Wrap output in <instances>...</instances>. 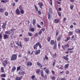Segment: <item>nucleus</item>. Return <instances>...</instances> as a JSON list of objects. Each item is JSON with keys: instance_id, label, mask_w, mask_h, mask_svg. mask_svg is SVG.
Returning <instances> with one entry per match:
<instances>
[{"instance_id": "f8f14e48", "label": "nucleus", "mask_w": 80, "mask_h": 80, "mask_svg": "<svg viewBox=\"0 0 80 80\" xmlns=\"http://www.w3.org/2000/svg\"><path fill=\"white\" fill-rule=\"evenodd\" d=\"M40 53V50H38V51H37L35 53V55H37L38 54V53Z\"/></svg>"}, {"instance_id": "dca6fc26", "label": "nucleus", "mask_w": 80, "mask_h": 80, "mask_svg": "<svg viewBox=\"0 0 80 80\" xmlns=\"http://www.w3.org/2000/svg\"><path fill=\"white\" fill-rule=\"evenodd\" d=\"M37 45L38 46V45L39 46V48H41L42 45H41V44L40 43V42H38L37 43Z\"/></svg>"}, {"instance_id": "f257e3e1", "label": "nucleus", "mask_w": 80, "mask_h": 80, "mask_svg": "<svg viewBox=\"0 0 80 80\" xmlns=\"http://www.w3.org/2000/svg\"><path fill=\"white\" fill-rule=\"evenodd\" d=\"M17 59V55L15 54L13 55L11 58V60L12 61L15 60Z\"/></svg>"}, {"instance_id": "79ce46f5", "label": "nucleus", "mask_w": 80, "mask_h": 80, "mask_svg": "<svg viewBox=\"0 0 80 80\" xmlns=\"http://www.w3.org/2000/svg\"><path fill=\"white\" fill-rule=\"evenodd\" d=\"M35 78V77L34 75L32 76L31 77V78L32 79H33V78Z\"/></svg>"}, {"instance_id": "58836bf2", "label": "nucleus", "mask_w": 80, "mask_h": 80, "mask_svg": "<svg viewBox=\"0 0 80 80\" xmlns=\"http://www.w3.org/2000/svg\"><path fill=\"white\" fill-rule=\"evenodd\" d=\"M56 78V77L53 76L51 78L52 80H55Z\"/></svg>"}, {"instance_id": "473e14b6", "label": "nucleus", "mask_w": 80, "mask_h": 80, "mask_svg": "<svg viewBox=\"0 0 80 80\" xmlns=\"http://www.w3.org/2000/svg\"><path fill=\"white\" fill-rule=\"evenodd\" d=\"M3 11V8H0V12L2 13Z\"/></svg>"}, {"instance_id": "c756f323", "label": "nucleus", "mask_w": 80, "mask_h": 80, "mask_svg": "<svg viewBox=\"0 0 80 80\" xmlns=\"http://www.w3.org/2000/svg\"><path fill=\"white\" fill-rule=\"evenodd\" d=\"M47 40L49 42L50 41V38L49 37H48Z\"/></svg>"}, {"instance_id": "7ed1b4c3", "label": "nucleus", "mask_w": 80, "mask_h": 80, "mask_svg": "<svg viewBox=\"0 0 80 80\" xmlns=\"http://www.w3.org/2000/svg\"><path fill=\"white\" fill-rule=\"evenodd\" d=\"M19 43H20L19 44L18 42H17L16 43L18 46H19V47H20L21 48H22V45L21 43L22 42H20Z\"/></svg>"}, {"instance_id": "69168bd1", "label": "nucleus", "mask_w": 80, "mask_h": 80, "mask_svg": "<svg viewBox=\"0 0 80 80\" xmlns=\"http://www.w3.org/2000/svg\"><path fill=\"white\" fill-rule=\"evenodd\" d=\"M10 45L11 47H13V44L12 43H11Z\"/></svg>"}, {"instance_id": "0eeeda50", "label": "nucleus", "mask_w": 80, "mask_h": 80, "mask_svg": "<svg viewBox=\"0 0 80 80\" xmlns=\"http://www.w3.org/2000/svg\"><path fill=\"white\" fill-rule=\"evenodd\" d=\"M37 47H38V46L37 45V43H36V44L33 46V48L34 50H37Z\"/></svg>"}, {"instance_id": "e2e57ef3", "label": "nucleus", "mask_w": 80, "mask_h": 80, "mask_svg": "<svg viewBox=\"0 0 80 80\" xmlns=\"http://www.w3.org/2000/svg\"><path fill=\"white\" fill-rule=\"evenodd\" d=\"M60 67L59 68H58V69H62V66L60 65Z\"/></svg>"}, {"instance_id": "412c9836", "label": "nucleus", "mask_w": 80, "mask_h": 80, "mask_svg": "<svg viewBox=\"0 0 80 80\" xmlns=\"http://www.w3.org/2000/svg\"><path fill=\"white\" fill-rule=\"evenodd\" d=\"M48 19L50 20V13H48Z\"/></svg>"}, {"instance_id": "c9c22d12", "label": "nucleus", "mask_w": 80, "mask_h": 80, "mask_svg": "<svg viewBox=\"0 0 80 80\" xmlns=\"http://www.w3.org/2000/svg\"><path fill=\"white\" fill-rule=\"evenodd\" d=\"M38 13L39 15H41V14L42 13V12H41V11H38Z\"/></svg>"}, {"instance_id": "423d86ee", "label": "nucleus", "mask_w": 80, "mask_h": 80, "mask_svg": "<svg viewBox=\"0 0 80 80\" xmlns=\"http://www.w3.org/2000/svg\"><path fill=\"white\" fill-rule=\"evenodd\" d=\"M8 38V35L7 34H4V40H6Z\"/></svg>"}, {"instance_id": "cd10ccee", "label": "nucleus", "mask_w": 80, "mask_h": 80, "mask_svg": "<svg viewBox=\"0 0 80 80\" xmlns=\"http://www.w3.org/2000/svg\"><path fill=\"white\" fill-rule=\"evenodd\" d=\"M28 34L29 37H32V33L28 32Z\"/></svg>"}, {"instance_id": "c85d7f7f", "label": "nucleus", "mask_w": 80, "mask_h": 80, "mask_svg": "<svg viewBox=\"0 0 80 80\" xmlns=\"http://www.w3.org/2000/svg\"><path fill=\"white\" fill-rule=\"evenodd\" d=\"M20 67H21V66H19L17 68V72H18V70H20V68H21Z\"/></svg>"}, {"instance_id": "603ef678", "label": "nucleus", "mask_w": 80, "mask_h": 80, "mask_svg": "<svg viewBox=\"0 0 80 80\" xmlns=\"http://www.w3.org/2000/svg\"><path fill=\"white\" fill-rule=\"evenodd\" d=\"M58 14L59 16H61V13H60V12H58Z\"/></svg>"}, {"instance_id": "5fc2aeb1", "label": "nucleus", "mask_w": 80, "mask_h": 80, "mask_svg": "<svg viewBox=\"0 0 80 80\" xmlns=\"http://www.w3.org/2000/svg\"><path fill=\"white\" fill-rule=\"evenodd\" d=\"M58 47L59 48H60V43L59 42L58 44Z\"/></svg>"}, {"instance_id": "052dcab7", "label": "nucleus", "mask_w": 80, "mask_h": 80, "mask_svg": "<svg viewBox=\"0 0 80 80\" xmlns=\"http://www.w3.org/2000/svg\"><path fill=\"white\" fill-rule=\"evenodd\" d=\"M39 67H40L41 68H42V65L41 64H40L39 65Z\"/></svg>"}, {"instance_id": "39448f33", "label": "nucleus", "mask_w": 80, "mask_h": 80, "mask_svg": "<svg viewBox=\"0 0 80 80\" xmlns=\"http://www.w3.org/2000/svg\"><path fill=\"white\" fill-rule=\"evenodd\" d=\"M16 13L17 15H19L20 14V11L18 9H17L16 10Z\"/></svg>"}, {"instance_id": "6ab92c4d", "label": "nucleus", "mask_w": 80, "mask_h": 80, "mask_svg": "<svg viewBox=\"0 0 80 80\" xmlns=\"http://www.w3.org/2000/svg\"><path fill=\"white\" fill-rule=\"evenodd\" d=\"M69 66V64H67L66 65H65L64 66V68H68V67Z\"/></svg>"}, {"instance_id": "9d476101", "label": "nucleus", "mask_w": 80, "mask_h": 80, "mask_svg": "<svg viewBox=\"0 0 80 80\" xmlns=\"http://www.w3.org/2000/svg\"><path fill=\"white\" fill-rule=\"evenodd\" d=\"M29 38H27L25 37L24 38V40L25 41H26V42H28V41H30V39Z\"/></svg>"}, {"instance_id": "20e7f679", "label": "nucleus", "mask_w": 80, "mask_h": 80, "mask_svg": "<svg viewBox=\"0 0 80 80\" xmlns=\"http://www.w3.org/2000/svg\"><path fill=\"white\" fill-rule=\"evenodd\" d=\"M38 5H39V7L41 9H42V6H43V4L42 2H39L38 3Z\"/></svg>"}, {"instance_id": "f3484780", "label": "nucleus", "mask_w": 80, "mask_h": 80, "mask_svg": "<svg viewBox=\"0 0 80 80\" xmlns=\"http://www.w3.org/2000/svg\"><path fill=\"white\" fill-rule=\"evenodd\" d=\"M32 65V63L31 62H28L27 63V66H29V65L30 66H31V65Z\"/></svg>"}, {"instance_id": "4c0bfd02", "label": "nucleus", "mask_w": 80, "mask_h": 80, "mask_svg": "<svg viewBox=\"0 0 80 80\" xmlns=\"http://www.w3.org/2000/svg\"><path fill=\"white\" fill-rule=\"evenodd\" d=\"M53 57L54 58H56V57H57V55H56V53H55V54L53 55Z\"/></svg>"}, {"instance_id": "864d4df0", "label": "nucleus", "mask_w": 80, "mask_h": 80, "mask_svg": "<svg viewBox=\"0 0 80 80\" xmlns=\"http://www.w3.org/2000/svg\"><path fill=\"white\" fill-rule=\"evenodd\" d=\"M24 58H25V59H26V60H28V58H27V57H26V56H25L24 57Z\"/></svg>"}, {"instance_id": "774afa93", "label": "nucleus", "mask_w": 80, "mask_h": 80, "mask_svg": "<svg viewBox=\"0 0 80 80\" xmlns=\"http://www.w3.org/2000/svg\"><path fill=\"white\" fill-rule=\"evenodd\" d=\"M73 25H72L70 26V28H73Z\"/></svg>"}, {"instance_id": "1a4fd4ad", "label": "nucleus", "mask_w": 80, "mask_h": 80, "mask_svg": "<svg viewBox=\"0 0 80 80\" xmlns=\"http://www.w3.org/2000/svg\"><path fill=\"white\" fill-rule=\"evenodd\" d=\"M24 71H22V72H19L18 73L19 75H24Z\"/></svg>"}, {"instance_id": "a211bd4d", "label": "nucleus", "mask_w": 80, "mask_h": 80, "mask_svg": "<svg viewBox=\"0 0 80 80\" xmlns=\"http://www.w3.org/2000/svg\"><path fill=\"white\" fill-rule=\"evenodd\" d=\"M34 6L35 9L36 11L37 12H38V7H37V6H36V5L35 4L34 5Z\"/></svg>"}, {"instance_id": "c03bdc74", "label": "nucleus", "mask_w": 80, "mask_h": 80, "mask_svg": "<svg viewBox=\"0 0 80 80\" xmlns=\"http://www.w3.org/2000/svg\"><path fill=\"white\" fill-rule=\"evenodd\" d=\"M42 33V31H40L38 33L39 35H41Z\"/></svg>"}, {"instance_id": "ddd939ff", "label": "nucleus", "mask_w": 80, "mask_h": 80, "mask_svg": "<svg viewBox=\"0 0 80 80\" xmlns=\"http://www.w3.org/2000/svg\"><path fill=\"white\" fill-rule=\"evenodd\" d=\"M75 32L77 33H80V30L78 29H77L75 30Z\"/></svg>"}, {"instance_id": "3c124183", "label": "nucleus", "mask_w": 80, "mask_h": 80, "mask_svg": "<svg viewBox=\"0 0 80 80\" xmlns=\"http://www.w3.org/2000/svg\"><path fill=\"white\" fill-rule=\"evenodd\" d=\"M2 37H3V36L2 34H0V39H1L2 38Z\"/></svg>"}, {"instance_id": "a878e982", "label": "nucleus", "mask_w": 80, "mask_h": 80, "mask_svg": "<svg viewBox=\"0 0 80 80\" xmlns=\"http://www.w3.org/2000/svg\"><path fill=\"white\" fill-rule=\"evenodd\" d=\"M54 41L53 40H52L50 42V44H51V45H53L54 44Z\"/></svg>"}, {"instance_id": "9b49d317", "label": "nucleus", "mask_w": 80, "mask_h": 80, "mask_svg": "<svg viewBox=\"0 0 80 80\" xmlns=\"http://www.w3.org/2000/svg\"><path fill=\"white\" fill-rule=\"evenodd\" d=\"M53 48L54 49H56V48H57V42L56 41L54 43Z\"/></svg>"}, {"instance_id": "4be33fe9", "label": "nucleus", "mask_w": 80, "mask_h": 80, "mask_svg": "<svg viewBox=\"0 0 80 80\" xmlns=\"http://www.w3.org/2000/svg\"><path fill=\"white\" fill-rule=\"evenodd\" d=\"M8 2V0H2L1 2H2V3H7Z\"/></svg>"}, {"instance_id": "aec40b11", "label": "nucleus", "mask_w": 80, "mask_h": 80, "mask_svg": "<svg viewBox=\"0 0 80 80\" xmlns=\"http://www.w3.org/2000/svg\"><path fill=\"white\" fill-rule=\"evenodd\" d=\"M63 58L65 59V60H66L67 61L68 60V58H67V57L63 56Z\"/></svg>"}, {"instance_id": "e433bc0d", "label": "nucleus", "mask_w": 80, "mask_h": 80, "mask_svg": "<svg viewBox=\"0 0 80 80\" xmlns=\"http://www.w3.org/2000/svg\"><path fill=\"white\" fill-rule=\"evenodd\" d=\"M49 3L52 5V0H49Z\"/></svg>"}, {"instance_id": "f704fd0d", "label": "nucleus", "mask_w": 80, "mask_h": 80, "mask_svg": "<svg viewBox=\"0 0 80 80\" xmlns=\"http://www.w3.org/2000/svg\"><path fill=\"white\" fill-rule=\"evenodd\" d=\"M57 40L58 41H60L61 40V38L58 37L57 38Z\"/></svg>"}, {"instance_id": "a19ab883", "label": "nucleus", "mask_w": 80, "mask_h": 80, "mask_svg": "<svg viewBox=\"0 0 80 80\" xmlns=\"http://www.w3.org/2000/svg\"><path fill=\"white\" fill-rule=\"evenodd\" d=\"M5 26H6V25L5 24L3 25L2 26V28H5Z\"/></svg>"}, {"instance_id": "f03ea898", "label": "nucleus", "mask_w": 80, "mask_h": 80, "mask_svg": "<svg viewBox=\"0 0 80 80\" xmlns=\"http://www.w3.org/2000/svg\"><path fill=\"white\" fill-rule=\"evenodd\" d=\"M69 47V45L66 44L64 46H62V49L65 50L66 48H68Z\"/></svg>"}, {"instance_id": "72a5a7b5", "label": "nucleus", "mask_w": 80, "mask_h": 80, "mask_svg": "<svg viewBox=\"0 0 80 80\" xmlns=\"http://www.w3.org/2000/svg\"><path fill=\"white\" fill-rule=\"evenodd\" d=\"M70 8L71 10H72L73 9V6L72 5H71L70 6Z\"/></svg>"}, {"instance_id": "bf43d9fd", "label": "nucleus", "mask_w": 80, "mask_h": 80, "mask_svg": "<svg viewBox=\"0 0 80 80\" xmlns=\"http://www.w3.org/2000/svg\"><path fill=\"white\" fill-rule=\"evenodd\" d=\"M31 31H32V32H34V28H32L31 29Z\"/></svg>"}, {"instance_id": "37998d69", "label": "nucleus", "mask_w": 80, "mask_h": 80, "mask_svg": "<svg viewBox=\"0 0 80 80\" xmlns=\"http://www.w3.org/2000/svg\"><path fill=\"white\" fill-rule=\"evenodd\" d=\"M37 26L38 28H41V26H40V25H39V24H37Z\"/></svg>"}, {"instance_id": "bb28decb", "label": "nucleus", "mask_w": 80, "mask_h": 80, "mask_svg": "<svg viewBox=\"0 0 80 80\" xmlns=\"http://www.w3.org/2000/svg\"><path fill=\"white\" fill-rule=\"evenodd\" d=\"M20 77L19 78L18 77H17L16 78V80H21V79H20Z\"/></svg>"}, {"instance_id": "b1692460", "label": "nucleus", "mask_w": 80, "mask_h": 80, "mask_svg": "<svg viewBox=\"0 0 80 80\" xmlns=\"http://www.w3.org/2000/svg\"><path fill=\"white\" fill-rule=\"evenodd\" d=\"M54 23H58V21L57 19H56L54 20Z\"/></svg>"}, {"instance_id": "a18cd8bd", "label": "nucleus", "mask_w": 80, "mask_h": 80, "mask_svg": "<svg viewBox=\"0 0 80 80\" xmlns=\"http://www.w3.org/2000/svg\"><path fill=\"white\" fill-rule=\"evenodd\" d=\"M69 71H66V74H69Z\"/></svg>"}, {"instance_id": "4468645a", "label": "nucleus", "mask_w": 80, "mask_h": 80, "mask_svg": "<svg viewBox=\"0 0 80 80\" xmlns=\"http://www.w3.org/2000/svg\"><path fill=\"white\" fill-rule=\"evenodd\" d=\"M41 76L43 78V77H44V74H43V70H41Z\"/></svg>"}, {"instance_id": "338daca9", "label": "nucleus", "mask_w": 80, "mask_h": 80, "mask_svg": "<svg viewBox=\"0 0 80 80\" xmlns=\"http://www.w3.org/2000/svg\"><path fill=\"white\" fill-rule=\"evenodd\" d=\"M70 53H73V51H69Z\"/></svg>"}, {"instance_id": "ea45409f", "label": "nucleus", "mask_w": 80, "mask_h": 80, "mask_svg": "<svg viewBox=\"0 0 80 80\" xmlns=\"http://www.w3.org/2000/svg\"><path fill=\"white\" fill-rule=\"evenodd\" d=\"M8 12H6L5 13V15H6V16H8Z\"/></svg>"}, {"instance_id": "49530a36", "label": "nucleus", "mask_w": 80, "mask_h": 80, "mask_svg": "<svg viewBox=\"0 0 80 80\" xmlns=\"http://www.w3.org/2000/svg\"><path fill=\"white\" fill-rule=\"evenodd\" d=\"M37 73H40V71L39 70H37L36 71Z\"/></svg>"}, {"instance_id": "0e129e2a", "label": "nucleus", "mask_w": 80, "mask_h": 80, "mask_svg": "<svg viewBox=\"0 0 80 80\" xmlns=\"http://www.w3.org/2000/svg\"><path fill=\"white\" fill-rule=\"evenodd\" d=\"M14 47L16 49H17V48H18V46H16L15 47V46H14Z\"/></svg>"}, {"instance_id": "2f4dec72", "label": "nucleus", "mask_w": 80, "mask_h": 80, "mask_svg": "<svg viewBox=\"0 0 80 80\" xmlns=\"http://www.w3.org/2000/svg\"><path fill=\"white\" fill-rule=\"evenodd\" d=\"M1 72H4V69L3 67H2L1 68Z\"/></svg>"}, {"instance_id": "13d9d810", "label": "nucleus", "mask_w": 80, "mask_h": 80, "mask_svg": "<svg viewBox=\"0 0 80 80\" xmlns=\"http://www.w3.org/2000/svg\"><path fill=\"white\" fill-rule=\"evenodd\" d=\"M72 49H73V48H69L68 50H72Z\"/></svg>"}, {"instance_id": "de8ad7c7", "label": "nucleus", "mask_w": 80, "mask_h": 80, "mask_svg": "<svg viewBox=\"0 0 80 80\" xmlns=\"http://www.w3.org/2000/svg\"><path fill=\"white\" fill-rule=\"evenodd\" d=\"M2 77L5 78V77H6V76H5V74H3V75H2Z\"/></svg>"}, {"instance_id": "8fccbe9b", "label": "nucleus", "mask_w": 80, "mask_h": 80, "mask_svg": "<svg viewBox=\"0 0 80 80\" xmlns=\"http://www.w3.org/2000/svg\"><path fill=\"white\" fill-rule=\"evenodd\" d=\"M68 34H69V35L70 36L72 34V32H69Z\"/></svg>"}, {"instance_id": "6e6d98bb", "label": "nucleus", "mask_w": 80, "mask_h": 80, "mask_svg": "<svg viewBox=\"0 0 80 80\" xmlns=\"http://www.w3.org/2000/svg\"><path fill=\"white\" fill-rule=\"evenodd\" d=\"M45 58L46 59V60H48V57H47V55L45 56Z\"/></svg>"}, {"instance_id": "393cba45", "label": "nucleus", "mask_w": 80, "mask_h": 80, "mask_svg": "<svg viewBox=\"0 0 80 80\" xmlns=\"http://www.w3.org/2000/svg\"><path fill=\"white\" fill-rule=\"evenodd\" d=\"M15 70H16V67H14L12 68V72H14L15 71Z\"/></svg>"}, {"instance_id": "680f3d73", "label": "nucleus", "mask_w": 80, "mask_h": 80, "mask_svg": "<svg viewBox=\"0 0 80 80\" xmlns=\"http://www.w3.org/2000/svg\"><path fill=\"white\" fill-rule=\"evenodd\" d=\"M58 10L59 11H62V8H58Z\"/></svg>"}, {"instance_id": "4d7b16f0", "label": "nucleus", "mask_w": 80, "mask_h": 80, "mask_svg": "<svg viewBox=\"0 0 80 80\" xmlns=\"http://www.w3.org/2000/svg\"><path fill=\"white\" fill-rule=\"evenodd\" d=\"M55 62H54L52 64L53 67H54V66H55Z\"/></svg>"}, {"instance_id": "6e6552de", "label": "nucleus", "mask_w": 80, "mask_h": 80, "mask_svg": "<svg viewBox=\"0 0 80 80\" xmlns=\"http://www.w3.org/2000/svg\"><path fill=\"white\" fill-rule=\"evenodd\" d=\"M19 9L20 10L21 13L22 14H23V13H24V11H23V9H22L20 7H19Z\"/></svg>"}, {"instance_id": "7c9ffc66", "label": "nucleus", "mask_w": 80, "mask_h": 80, "mask_svg": "<svg viewBox=\"0 0 80 80\" xmlns=\"http://www.w3.org/2000/svg\"><path fill=\"white\" fill-rule=\"evenodd\" d=\"M45 72L47 73V74H48V73H49V70L46 69L45 71Z\"/></svg>"}, {"instance_id": "09e8293b", "label": "nucleus", "mask_w": 80, "mask_h": 80, "mask_svg": "<svg viewBox=\"0 0 80 80\" xmlns=\"http://www.w3.org/2000/svg\"><path fill=\"white\" fill-rule=\"evenodd\" d=\"M4 63H5L6 64H7V63L8 62V61H7V60H6L4 61Z\"/></svg>"}, {"instance_id": "5701e85b", "label": "nucleus", "mask_w": 80, "mask_h": 80, "mask_svg": "<svg viewBox=\"0 0 80 80\" xmlns=\"http://www.w3.org/2000/svg\"><path fill=\"white\" fill-rule=\"evenodd\" d=\"M5 33L6 34H10V33H12V32L7 31L5 32Z\"/></svg>"}, {"instance_id": "2eb2a0df", "label": "nucleus", "mask_w": 80, "mask_h": 80, "mask_svg": "<svg viewBox=\"0 0 80 80\" xmlns=\"http://www.w3.org/2000/svg\"><path fill=\"white\" fill-rule=\"evenodd\" d=\"M32 22L33 25H35V23H36V19H33L32 20Z\"/></svg>"}]
</instances>
